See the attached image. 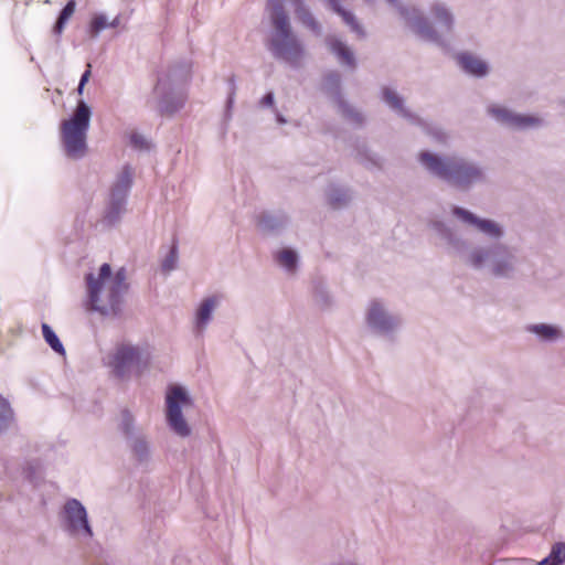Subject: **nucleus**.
I'll return each mask as SVG.
<instances>
[{
	"mask_svg": "<svg viewBox=\"0 0 565 565\" xmlns=\"http://www.w3.org/2000/svg\"><path fill=\"white\" fill-rule=\"evenodd\" d=\"M565 562V545L556 543L547 557L539 562L536 565H562Z\"/></svg>",
	"mask_w": 565,
	"mask_h": 565,
	"instance_id": "cd10ccee",
	"label": "nucleus"
},
{
	"mask_svg": "<svg viewBox=\"0 0 565 565\" xmlns=\"http://www.w3.org/2000/svg\"><path fill=\"white\" fill-rule=\"evenodd\" d=\"M452 216L467 226L473 227L489 239L500 241L505 235L504 226L491 218H483L460 206L451 209Z\"/></svg>",
	"mask_w": 565,
	"mask_h": 565,
	"instance_id": "f8f14e48",
	"label": "nucleus"
},
{
	"mask_svg": "<svg viewBox=\"0 0 565 565\" xmlns=\"http://www.w3.org/2000/svg\"><path fill=\"white\" fill-rule=\"evenodd\" d=\"M487 111L499 124L516 130L536 129L545 122L539 115L515 113L499 104L490 105Z\"/></svg>",
	"mask_w": 565,
	"mask_h": 565,
	"instance_id": "9b49d317",
	"label": "nucleus"
},
{
	"mask_svg": "<svg viewBox=\"0 0 565 565\" xmlns=\"http://www.w3.org/2000/svg\"><path fill=\"white\" fill-rule=\"evenodd\" d=\"M418 162L429 175L462 191H468L487 181L484 167L463 156H441L420 151Z\"/></svg>",
	"mask_w": 565,
	"mask_h": 565,
	"instance_id": "f03ea898",
	"label": "nucleus"
},
{
	"mask_svg": "<svg viewBox=\"0 0 565 565\" xmlns=\"http://www.w3.org/2000/svg\"><path fill=\"white\" fill-rule=\"evenodd\" d=\"M525 331L533 334L537 341L544 343H553L564 337L563 329L559 326L543 322L527 324L525 326Z\"/></svg>",
	"mask_w": 565,
	"mask_h": 565,
	"instance_id": "aec40b11",
	"label": "nucleus"
},
{
	"mask_svg": "<svg viewBox=\"0 0 565 565\" xmlns=\"http://www.w3.org/2000/svg\"><path fill=\"white\" fill-rule=\"evenodd\" d=\"M83 90H84V86H82V84L79 83V84H78V87H77V92H78V94H79V95H82V94H83Z\"/></svg>",
	"mask_w": 565,
	"mask_h": 565,
	"instance_id": "58836bf2",
	"label": "nucleus"
},
{
	"mask_svg": "<svg viewBox=\"0 0 565 565\" xmlns=\"http://www.w3.org/2000/svg\"><path fill=\"white\" fill-rule=\"evenodd\" d=\"M364 1L370 3V4L373 3V0H364Z\"/></svg>",
	"mask_w": 565,
	"mask_h": 565,
	"instance_id": "ea45409f",
	"label": "nucleus"
},
{
	"mask_svg": "<svg viewBox=\"0 0 565 565\" xmlns=\"http://www.w3.org/2000/svg\"><path fill=\"white\" fill-rule=\"evenodd\" d=\"M62 530L71 537L88 542L93 539V526L89 522L88 512L84 504L77 499H67L58 514Z\"/></svg>",
	"mask_w": 565,
	"mask_h": 565,
	"instance_id": "6e6552de",
	"label": "nucleus"
},
{
	"mask_svg": "<svg viewBox=\"0 0 565 565\" xmlns=\"http://www.w3.org/2000/svg\"><path fill=\"white\" fill-rule=\"evenodd\" d=\"M326 44L329 51L334 54L341 65L353 67L355 65L354 54L352 50L340 39L328 36Z\"/></svg>",
	"mask_w": 565,
	"mask_h": 565,
	"instance_id": "412c9836",
	"label": "nucleus"
},
{
	"mask_svg": "<svg viewBox=\"0 0 565 565\" xmlns=\"http://www.w3.org/2000/svg\"><path fill=\"white\" fill-rule=\"evenodd\" d=\"M89 76H90V65L88 64V68L84 72V74L82 75L81 81H79L82 86H85V84L89 79Z\"/></svg>",
	"mask_w": 565,
	"mask_h": 565,
	"instance_id": "e433bc0d",
	"label": "nucleus"
},
{
	"mask_svg": "<svg viewBox=\"0 0 565 565\" xmlns=\"http://www.w3.org/2000/svg\"><path fill=\"white\" fill-rule=\"evenodd\" d=\"M289 222L282 213H262L257 220L258 228L264 233H273L284 228Z\"/></svg>",
	"mask_w": 565,
	"mask_h": 565,
	"instance_id": "4be33fe9",
	"label": "nucleus"
},
{
	"mask_svg": "<svg viewBox=\"0 0 565 565\" xmlns=\"http://www.w3.org/2000/svg\"><path fill=\"white\" fill-rule=\"evenodd\" d=\"M89 308L106 317L121 312L124 296L127 292L124 268L113 274L108 264H103L96 274L86 277Z\"/></svg>",
	"mask_w": 565,
	"mask_h": 565,
	"instance_id": "7ed1b4c3",
	"label": "nucleus"
},
{
	"mask_svg": "<svg viewBox=\"0 0 565 565\" xmlns=\"http://www.w3.org/2000/svg\"><path fill=\"white\" fill-rule=\"evenodd\" d=\"M120 426H121V429L124 430V433L126 435H131L132 434V430H134V418H132V416L128 412L122 413Z\"/></svg>",
	"mask_w": 565,
	"mask_h": 565,
	"instance_id": "f704fd0d",
	"label": "nucleus"
},
{
	"mask_svg": "<svg viewBox=\"0 0 565 565\" xmlns=\"http://www.w3.org/2000/svg\"><path fill=\"white\" fill-rule=\"evenodd\" d=\"M218 305L220 298L217 296H210L201 300L193 317V332L196 335H202L206 331Z\"/></svg>",
	"mask_w": 565,
	"mask_h": 565,
	"instance_id": "dca6fc26",
	"label": "nucleus"
},
{
	"mask_svg": "<svg viewBox=\"0 0 565 565\" xmlns=\"http://www.w3.org/2000/svg\"><path fill=\"white\" fill-rule=\"evenodd\" d=\"M90 118V107L84 100H79L71 118L62 121V141L70 158L79 159L84 157Z\"/></svg>",
	"mask_w": 565,
	"mask_h": 565,
	"instance_id": "39448f33",
	"label": "nucleus"
},
{
	"mask_svg": "<svg viewBox=\"0 0 565 565\" xmlns=\"http://www.w3.org/2000/svg\"><path fill=\"white\" fill-rule=\"evenodd\" d=\"M74 11H75V2L70 1L62 10V12L54 25L55 33H57V34L62 33L67 20L73 15Z\"/></svg>",
	"mask_w": 565,
	"mask_h": 565,
	"instance_id": "7c9ffc66",
	"label": "nucleus"
},
{
	"mask_svg": "<svg viewBox=\"0 0 565 565\" xmlns=\"http://www.w3.org/2000/svg\"><path fill=\"white\" fill-rule=\"evenodd\" d=\"M328 203L333 209L345 206L352 199L350 191L338 185H330L326 191Z\"/></svg>",
	"mask_w": 565,
	"mask_h": 565,
	"instance_id": "a878e982",
	"label": "nucleus"
},
{
	"mask_svg": "<svg viewBox=\"0 0 565 565\" xmlns=\"http://www.w3.org/2000/svg\"><path fill=\"white\" fill-rule=\"evenodd\" d=\"M119 23V18H115L111 22H108L106 15L98 14L93 18L90 25H89V32L93 38H96L103 30L107 28H115Z\"/></svg>",
	"mask_w": 565,
	"mask_h": 565,
	"instance_id": "bb28decb",
	"label": "nucleus"
},
{
	"mask_svg": "<svg viewBox=\"0 0 565 565\" xmlns=\"http://www.w3.org/2000/svg\"><path fill=\"white\" fill-rule=\"evenodd\" d=\"M129 143L135 148V149H139V150H142V149H148L149 148V142L148 140L146 139V137L139 132H131L130 136H129Z\"/></svg>",
	"mask_w": 565,
	"mask_h": 565,
	"instance_id": "473e14b6",
	"label": "nucleus"
},
{
	"mask_svg": "<svg viewBox=\"0 0 565 565\" xmlns=\"http://www.w3.org/2000/svg\"><path fill=\"white\" fill-rule=\"evenodd\" d=\"M328 7L338 13L343 22L359 36H363V28L351 11H347L341 6V0H324Z\"/></svg>",
	"mask_w": 565,
	"mask_h": 565,
	"instance_id": "5701e85b",
	"label": "nucleus"
},
{
	"mask_svg": "<svg viewBox=\"0 0 565 565\" xmlns=\"http://www.w3.org/2000/svg\"><path fill=\"white\" fill-rule=\"evenodd\" d=\"M402 322V317L392 312L388 303L383 299H370L364 306L363 323L372 334L393 337L398 332Z\"/></svg>",
	"mask_w": 565,
	"mask_h": 565,
	"instance_id": "0eeeda50",
	"label": "nucleus"
},
{
	"mask_svg": "<svg viewBox=\"0 0 565 565\" xmlns=\"http://www.w3.org/2000/svg\"><path fill=\"white\" fill-rule=\"evenodd\" d=\"M270 22L267 47L271 55L291 66L302 65L307 57L306 47L292 31L289 15L281 4H274L271 8Z\"/></svg>",
	"mask_w": 565,
	"mask_h": 565,
	"instance_id": "20e7f679",
	"label": "nucleus"
},
{
	"mask_svg": "<svg viewBox=\"0 0 565 565\" xmlns=\"http://www.w3.org/2000/svg\"><path fill=\"white\" fill-rule=\"evenodd\" d=\"M166 92V86L162 81H158L157 85L153 88L154 95L160 98L156 105L153 106L161 115H173L179 109H181L184 105V98L182 96L171 97L163 96Z\"/></svg>",
	"mask_w": 565,
	"mask_h": 565,
	"instance_id": "a211bd4d",
	"label": "nucleus"
},
{
	"mask_svg": "<svg viewBox=\"0 0 565 565\" xmlns=\"http://www.w3.org/2000/svg\"><path fill=\"white\" fill-rule=\"evenodd\" d=\"M386 2L396 10L403 23L419 38L428 42H439L440 36L435 28L416 6L403 3L399 0H386Z\"/></svg>",
	"mask_w": 565,
	"mask_h": 565,
	"instance_id": "9d476101",
	"label": "nucleus"
},
{
	"mask_svg": "<svg viewBox=\"0 0 565 565\" xmlns=\"http://www.w3.org/2000/svg\"><path fill=\"white\" fill-rule=\"evenodd\" d=\"M382 93H383V100L397 115L406 118L411 124L423 126V128L425 130H427V132L429 135H431L433 138L438 143H446L447 142L448 135L445 131H443L440 128L433 127V126L428 125L422 118H419L418 116H416V115L412 114L411 111H408L404 107L403 98L398 95V93L396 90H394V89H392L390 87H385V88H383Z\"/></svg>",
	"mask_w": 565,
	"mask_h": 565,
	"instance_id": "ddd939ff",
	"label": "nucleus"
},
{
	"mask_svg": "<svg viewBox=\"0 0 565 565\" xmlns=\"http://www.w3.org/2000/svg\"><path fill=\"white\" fill-rule=\"evenodd\" d=\"M142 353L139 348L129 343L116 345L104 358V364L120 379L129 377L135 371L140 372Z\"/></svg>",
	"mask_w": 565,
	"mask_h": 565,
	"instance_id": "1a4fd4ad",
	"label": "nucleus"
},
{
	"mask_svg": "<svg viewBox=\"0 0 565 565\" xmlns=\"http://www.w3.org/2000/svg\"><path fill=\"white\" fill-rule=\"evenodd\" d=\"M431 226L445 241L449 253L466 267L494 279L519 280L525 277V258L516 247L502 243L472 244L455 235L441 222H434Z\"/></svg>",
	"mask_w": 565,
	"mask_h": 565,
	"instance_id": "f257e3e1",
	"label": "nucleus"
},
{
	"mask_svg": "<svg viewBox=\"0 0 565 565\" xmlns=\"http://www.w3.org/2000/svg\"><path fill=\"white\" fill-rule=\"evenodd\" d=\"M457 62L463 72L472 76L484 77L489 73L488 63L473 53L463 52L458 54Z\"/></svg>",
	"mask_w": 565,
	"mask_h": 565,
	"instance_id": "6ab92c4d",
	"label": "nucleus"
},
{
	"mask_svg": "<svg viewBox=\"0 0 565 565\" xmlns=\"http://www.w3.org/2000/svg\"><path fill=\"white\" fill-rule=\"evenodd\" d=\"M315 302L321 309H327L333 303V298L329 290L318 287L315 291Z\"/></svg>",
	"mask_w": 565,
	"mask_h": 565,
	"instance_id": "2f4dec72",
	"label": "nucleus"
},
{
	"mask_svg": "<svg viewBox=\"0 0 565 565\" xmlns=\"http://www.w3.org/2000/svg\"><path fill=\"white\" fill-rule=\"evenodd\" d=\"M430 14L438 25V30L435 29L437 34L440 36L439 42H435L436 44H444L445 36L449 35L452 31L454 25V17L450 10L444 4L436 2L430 7Z\"/></svg>",
	"mask_w": 565,
	"mask_h": 565,
	"instance_id": "f3484780",
	"label": "nucleus"
},
{
	"mask_svg": "<svg viewBox=\"0 0 565 565\" xmlns=\"http://www.w3.org/2000/svg\"><path fill=\"white\" fill-rule=\"evenodd\" d=\"M276 118H277L278 124H280V125L286 124V118L282 115L277 113Z\"/></svg>",
	"mask_w": 565,
	"mask_h": 565,
	"instance_id": "4c0bfd02",
	"label": "nucleus"
},
{
	"mask_svg": "<svg viewBox=\"0 0 565 565\" xmlns=\"http://www.w3.org/2000/svg\"><path fill=\"white\" fill-rule=\"evenodd\" d=\"M134 170L125 166L117 174L110 190L109 211L107 217L115 221L124 211L127 194L132 183Z\"/></svg>",
	"mask_w": 565,
	"mask_h": 565,
	"instance_id": "4468645a",
	"label": "nucleus"
},
{
	"mask_svg": "<svg viewBox=\"0 0 565 565\" xmlns=\"http://www.w3.org/2000/svg\"><path fill=\"white\" fill-rule=\"evenodd\" d=\"M178 262V254L175 247H172L169 254L166 256V258L162 262V269L166 273H170L177 266Z\"/></svg>",
	"mask_w": 565,
	"mask_h": 565,
	"instance_id": "72a5a7b5",
	"label": "nucleus"
},
{
	"mask_svg": "<svg viewBox=\"0 0 565 565\" xmlns=\"http://www.w3.org/2000/svg\"><path fill=\"white\" fill-rule=\"evenodd\" d=\"M275 259L277 264L288 274H295L297 270L299 256L298 253L289 247H284L276 252Z\"/></svg>",
	"mask_w": 565,
	"mask_h": 565,
	"instance_id": "b1692460",
	"label": "nucleus"
},
{
	"mask_svg": "<svg viewBox=\"0 0 565 565\" xmlns=\"http://www.w3.org/2000/svg\"><path fill=\"white\" fill-rule=\"evenodd\" d=\"M42 332H43V337H44L46 343L52 348V350L61 355H64L65 354L64 347H63L62 342L60 341L58 337L52 330V328L49 324L43 323Z\"/></svg>",
	"mask_w": 565,
	"mask_h": 565,
	"instance_id": "c85d7f7f",
	"label": "nucleus"
},
{
	"mask_svg": "<svg viewBox=\"0 0 565 565\" xmlns=\"http://www.w3.org/2000/svg\"><path fill=\"white\" fill-rule=\"evenodd\" d=\"M194 402L186 387L172 384L168 386L164 397V415L169 428L179 437L188 438L192 427L184 416V412L193 408Z\"/></svg>",
	"mask_w": 565,
	"mask_h": 565,
	"instance_id": "423d86ee",
	"label": "nucleus"
},
{
	"mask_svg": "<svg viewBox=\"0 0 565 565\" xmlns=\"http://www.w3.org/2000/svg\"><path fill=\"white\" fill-rule=\"evenodd\" d=\"M130 449L134 458L140 465L149 462L151 458V449L148 440L143 436L134 437L130 441Z\"/></svg>",
	"mask_w": 565,
	"mask_h": 565,
	"instance_id": "393cba45",
	"label": "nucleus"
},
{
	"mask_svg": "<svg viewBox=\"0 0 565 565\" xmlns=\"http://www.w3.org/2000/svg\"><path fill=\"white\" fill-rule=\"evenodd\" d=\"M13 419V411L10 403L0 395V431L8 428Z\"/></svg>",
	"mask_w": 565,
	"mask_h": 565,
	"instance_id": "c756f323",
	"label": "nucleus"
},
{
	"mask_svg": "<svg viewBox=\"0 0 565 565\" xmlns=\"http://www.w3.org/2000/svg\"><path fill=\"white\" fill-rule=\"evenodd\" d=\"M340 75L337 72L328 73L322 81V90L328 94L338 111L345 118L360 121V114L355 111L340 95Z\"/></svg>",
	"mask_w": 565,
	"mask_h": 565,
	"instance_id": "2eb2a0df",
	"label": "nucleus"
},
{
	"mask_svg": "<svg viewBox=\"0 0 565 565\" xmlns=\"http://www.w3.org/2000/svg\"><path fill=\"white\" fill-rule=\"evenodd\" d=\"M274 103H275V97H274V94L273 93H268L266 94L262 100H260V106L262 107H273L274 106Z\"/></svg>",
	"mask_w": 565,
	"mask_h": 565,
	"instance_id": "c9c22d12",
	"label": "nucleus"
}]
</instances>
